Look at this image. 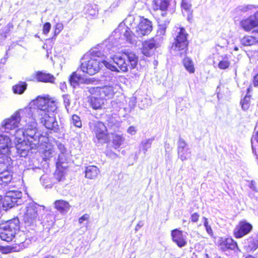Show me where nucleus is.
Returning a JSON list of instances; mask_svg holds the SVG:
<instances>
[{"label": "nucleus", "instance_id": "1a4fd4ad", "mask_svg": "<svg viewBox=\"0 0 258 258\" xmlns=\"http://www.w3.org/2000/svg\"><path fill=\"white\" fill-rule=\"evenodd\" d=\"M153 30L152 22L143 16L140 17V21L136 27V33L140 37L148 35Z\"/></svg>", "mask_w": 258, "mask_h": 258}, {"label": "nucleus", "instance_id": "7ed1b4c3", "mask_svg": "<svg viewBox=\"0 0 258 258\" xmlns=\"http://www.w3.org/2000/svg\"><path fill=\"white\" fill-rule=\"evenodd\" d=\"M89 126L98 142L103 144L109 142V134L105 123L96 121L90 123Z\"/></svg>", "mask_w": 258, "mask_h": 258}, {"label": "nucleus", "instance_id": "09e8293b", "mask_svg": "<svg viewBox=\"0 0 258 258\" xmlns=\"http://www.w3.org/2000/svg\"><path fill=\"white\" fill-rule=\"evenodd\" d=\"M127 132L128 134L131 135H135L137 132V130L135 126H130L128 127Z\"/></svg>", "mask_w": 258, "mask_h": 258}, {"label": "nucleus", "instance_id": "9b49d317", "mask_svg": "<svg viewBox=\"0 0 258 258\" xmlns=\"http://www.w3.org/2000/svg\"><path fill=\"white\" fill-rule=\"evenodd\" d=\"M91 94L98 95L103 100L112 97L114 94L113 88L111 86H104L102 87H92L89 89Z\"/></svg>", "mask_w": 258, "mask_h": 258}, {"label": "nucleus", "instance_id": "3c124183", "mask_svg": "<svg viewBox=\"0 0 258 258\" xmlns=\"http://www.w3.org/2000/svg\"><path fill=\"white\" fill-rule=\"evenodd\" d=\"M252 83L255 87H258V73L254 76Z\"/></svg>", "mask_w": 258, "mask_h": 258}, {"label": "nucleus", "instance_id": "6e6552de", "mask_svg": "<svg viewBox=\"0 0 258 258\" xmlns=\"http://www.w3.org/2000/svg\"><path fill=\"white\" fill-rule=\"evenodd\" d=\"M252 229V224L245 220H240L233 230V236L237 239L241 238L250 233Z\"/></svg>", "mask_w": 258, "mask_h": 258}, {"label": "nucleus", "instance_id": "49530a36", "mask_svg": "<svg viewBox=\"0 0 258 258\" xmlns=\"http://www.w3.org/2000/svg\"><path fill=\"white\" fill-rule=\"evenodd\" d=\"M200 215L198 212H195L191 215L190 220L192 223H197L199 221Z\"/></svg>", "mask_w": 258, "mask_h": 258}, {"label": "nucleus", "instance_id": "864d4df0", "mask_svg": "<svg viewBox=\"0 0 258 258\" xmlns=\"http://www.w3.org/2000/svg\"><path fill=\"white\" fill-rule=\"evenodd\" d=\"M14 27V25L12 23L10 22V23H9L7 25V31H6V33H9L11 30Z\"/></svg>", "mask_w": 258, "mask_h": 258}, {"label": "nucleus", "instance_id": "f3484780", "mask_svg": "<svg viewBox=\"0 0 258 258\" xmlns=\"http://www.w3.org/2000/svg\"><path fill=\"white\" fill-rule=\"evenodd\" d=\"M34 78L37 82L43 83H54L55 80V78L53 75L42 71L36 72Z\"/></svg>", "mask_w": 258, "mask_h": 258}, {"label": "nucleus", "instance_id": "dca6fc26", "mask_svg": "<svg viewBox=\"0 0 258 258\" xmlns=\"http://www.w3.org/2000/svg\"><path fill=\"white\" fill-rule=\"evenodd\" d=\"M32 145L31 143H30L29 145H28L24 140L21 141V139L19 138L18 143L15 145L17 153L21 157H25L27 155L29 150L32 148V147H30V145Z\"/></svg>", "mask_w": 258, "mask_h": 258}, {"label": "nucleus", "instance_id": "c9c22d12", "mask_svg": "<svg viewBox=\"0 0 258 258\" xmlns=\"http://www.w3.org/2000/svg\"><path fill=\"white\" fill-rule=\"evenodd\" d=\"M124 138L122 135L115 134L114 135L113 137V139L112 140V145L115 149H117L120 147V146L122 144L124 141Z\"/></svg>", "mask_w": 258, "mask_h": 258}, {"label": "nucleus", "instance_id": "79ce46f5", "mask_svg": "<svg viewBox=\"0 0 258 258\" xmlns=\"http://www.w3.org/2000/svg\"><path fill=\"white\" fill-rule=\"evenodd\" d=\"M157 22L159 25V26L160 27V28L165 31V30L166 29L167 26L169 23V21L167 20L164 22V23H163V21L160 20L159 18L157 20Z\"/></svg>", "mask_w": 258, "mask_h": 258}, {"label": "nucleus", "instance_id": "2eb2a0df", "mask_svg": "<svg viewBox=\"0 0 258 258\" xmlns=\"http://www.w3.org/2000/svg\"><path fill=\"white\" fill-rule=\"evenodd\" d=\"M171 235L172 241L179 247L186 245L187 242L183 235V232L178 229H174L171 231Z\"/></svg>", "mask_w": 258, "mask_h": 258}, {"label": "nucleus", "instance_id": "473e14b6", "mask_svg": "<svg viewBox=\"0 0 258 258\" xmlns=\"http://www.w3.org/2000/svg\"><path fill=\"white\" fill-rule=\"evenodd\" d=\"M231 62L227 54L224 55L222 59L218 62V67L221 70L227 69L230 66Z\"/></svg>", "mask_w": 258, "mask_h": 258}, {"label": "nucleus", "instance_id": "37998d69", "mask_svg": "<svg viewBox=\"0 0 258 258\" xmlns=\"http://www.w3.org/2000/svg\"><path fill=\"white\" fill-rule=\"evenodd\" d=\"M187 145L183 139H179L178 143L177 150H185L188 149L187 148Z\"/></svg>", "mask_w": 258, "mask_h": 258}, {"label": "nucleus", "instance_id": "4d7b16f0", "mask_svg": "<svg viewBox=\"0 0 258 258\" xmlns=\"http://www.w3.org/2000/svg\"><path fill=\"white\" fill-rule=\"evenodd\" d=\"M245 258H256V257L251 255H248Z\"/></svg>", "mask_w": 258, "mask_h": 258}, {"label": "nucleus", "instance_id": "a18cd8bd", "mask_svg": "<svg viewBox=\"0 0 258 258\" xmlns=\"http://www.w3.org/2000/svg\"><path fill=\"white\" fill-rule=\"evenodd\" d=\"M14 248L10 246H3L0 249L2 250V253L4 254L9 253L14 251Z\"/></svg>", "mask_w": 258, "mask_h": 258}, {"label": "nucleus", "instance_id": "e433bc0d", "mask_svg": "<svg viewBox=\"0 0 258 258\" xmlns=\"http://www.w3.org/2000/svg\"><path fill=\"white\" fill-rule=\"evenodd\" d=\"M72 122L73 125L77 127L81 128L82 126V121L78 115L73 114L72 116Z\"/></svg>", "mask_w": 258, "mask_h": 258}, {"label": "nucleus", "instance_id": "a19ab883", "mask_svg": "<svg viewBox=\"0 0 258 258\" xmlns=\"http://www.w3.org/2000/svg\"><path fill=\"white\" fill-rule=\"evenodd\" d=\"M51 24L49 22H46L43 25L42 33L46 35L49 32L51 29Z\"/></svg>", "mask_w": 258, "mask_h": 258}, {"label": "nucleus", "instance_id": "4c0bfd02", "mask_svg": "<svg viewBox=\"0 0 258 258\" xmlns=\"http://www.w3.org/2000/svg\"><path fill=\"white\" fill-rule=\"evenodd\" d=\"M188 150V149L178 150V157L182 161L185 160L187 159V155L190 153Z\"/></svg>", "mask_w": 258, "mask_h": 258}, {"label": "nucleus", "instance_id": "393cba45", "mask_svg": "<svg viewBox=\"0 0 258 258\" xmlns=\"http://www.w3.org/2000/svg\"><path fill=\"white\" fill-rule=\"evenodd\" d=\"M16 133H21L23 137H25L27 141L30 143L32 142L30 139L34 138L36 134V129L33 128H27L23 131V129H18L16 131Z\"/></svg>", "mask_w": 258, "mask_h": 258}, {"label": "nucleus", "instance_id": "de8ad7c7", "mask_svg": "<svg viewBox=\"0 0 258 258\" xmlns=\"http://www.w3.org/2000/svg\"><path fill=\"white\" fill-rule=\"evenodd\" d=\"M90 215L88 214H84L83 216L78 219L79 224L83 223L84 221H88L89 220Z\"/></svg>", "mask_w": 258, "mask_h": 258}, {"label": "nucleus", "instance_id": "72a5a7b5", "mask_svg": "<svg viewBox=\"0 0 258 258\" xmlns=\"http://www.w3.org/2000/svg\"><path fill=\"white\" fill-rule=\"evenodd\" d=\"M240 42L243 46H251L256 42V38L252 36H244Z\"/></svg>", "mask_w": 258, "mask_h": 258}, {"label": "nucleus", "instance_id": "5fc2aeb1", "mask_svg": "<svg viewBox=\"0 0 258 258\" xmlns=\"http://www.w3.org/2000/svg\"><path fill=\"white\" fill-rule=\"evenodd\" d=\"M22 236L24 237V238H23L22 240V241H20V242H18V243H17V244H18V245H19V246H20V244H23L25 242V240H26V237L24 236V234H22Z\"/></svg>", "mask_w": 258, "mask_h": 258}, {"label": "nucleus", "instance_id": "423d86ee", "mask_svg": "<svg viewBox=\"0 0 258 258\" xmlns=\"http://www.w3.org/2000/svg\"><path fill=\"white\" fill-rule=\"evenodd\" d=\"M113 63L115 65H113L110 62L104 60L103 64L108 69L111 71L117 72H126L128 71V64L125 60L124 55H114L112 57Z\"/></svg>", "mask_w": 258, "mask_h": 258}, {"label": "nucleus", "instance_id": "aec40b11", "mask_svg": "<svg viewBox=\"0 0 258 258\" xmlns=\"http://www.w3.org/2000/svg\"><path fill=\"white\" fill-rule=\"evenodd\" d=\"M20 118L19 116L12 115L10 118L5 120L3 126L7 130H12L18 127Z\"/></svg>", "mask_w": 258, "mask_h": 258}, {"label": "nucleus", "instance_id": "c85d7f7f", "mask_svg": "<svg viewBox=\"0 0 258 258\" xmlns=\"http://www.w3.org/2000/svg\"><path fill=\"white\" fill-rule=\"evenodd\" d=\"M182 64L185 70L190 74L195 72V68L192 59L188 57H184L182 60Z\"/></svg>", "mask_w": 258, "mask_h": 258}, {"label": "nucleus", "instance_id": "680f3d73", "mask_svg": "<svg viewBox=\"0 0 258 258\" xmlns=\"http://www.w3.org/2000/svg\"><path fill=\"white\" fill-rule=\"evenodd\" d=\"M216 258H222L221 256H218Z\"/></svg>", "mask_w": 258, "mask_h": 258}, {"label": "nucleus", "instance_id": "4468645a", "mask_svg": "<svg viewBox=\"0 0 258 258\" xmlns=\"http://www.w3.org/2000/svg\"><path fill=\"white\" fill-rule=\"evenodd\" d=\"M42 122L45 127L48 130L53 131L54 132H57L59 130V125L53 115L50 116L46 113H45L42 117Z\"/></svg>", "mask_w": 258, "mask_h": 258}, {"label": "nucleus", "instance_id": "5701e85b", "mask_svg": "<svg viewBox=\"0 0 258 258\" xmlns=\"http://www.w3.org/2000/svg\"><path fill=\"white\" fill-rule=\"evenodd\" d=\"M85 177L90 179L96 178L100 173L99 169L96 166L89 165L86 167Z\"/></svg>", "mask_w": 258, "mask_h": 258}, {"label": "nucleus", "instance_id": "ea45409f", "mask_svg": "<svg viewBox=\"0 0 258 258\" xmlns=\"http://www.w3.org/2000/svg\"><path fill=\"white\" fill-rule=\"evenodd\" d=\"M63 26L62 23H57L54 27V35L55 36L58 35L63 29Z\"/></svg>", "mask_w": 258, "mask_h": 258}, {"label": "nucleus", "instance_id": "8fccbe9b", "mask_svg": "<svg viewBox=\"0 0 258 258\" xmlns=\"http://www.w3.org/2000/svg\"><path fill=\"white\" fill-rule=\"evenodd\" d=\"M17 194H16V192H12L11 193V195L8 196V198H12V202L13 203H16L17 202V200L16 199H20V197H14L15 196H16Z\"/></svg>", "mask_w": 258, "mask_h": 258}, {"label": "nucleus", "instance_id": "bb28decb", "mask_svg": "<svg viewBox=\"0 0 258 258\" xmlns=\"http://www.w3.org/2000/svg\"><path fill=\"white\" fill-rule=\"evenodd\" d=\"M37 211L33 208H28L25 214V222L33 223L37 217Z\"/></svg>", "mask_w": 258, "mask_h": 258}, {"label": "nucleus", "instance_id": "2f4dec72", "mask_svg": "<svg viewBox=\"0 0 258 258\" xmlns=\"http://www.w3.org/2000/svg\"><path fill=\"white\" fill-rule=\"evenodd\" d=\"M83 80L82 76L76 72L72 73L69 78L70 84L74 86L79 85L80 83L82 82Z\"/></svg>", "mask_w": 258, "mask_h": 258}, {"label": "nucleus", "instance_id": "603ef678", "mask_svg": "<svg viewBox=\"0 0 258 258\" xmlns=\"http://www.w3.org/2000/svg\"><path fill=\"white\" fill-rule=\"evenodd\" d=\"M252 244V248L256 249L258 248V238L253 239L251 242Z\"/></svg>", "mask_w": 258, "mask_h": 258}, {"label": "nucleus", "instance_id": "39448f33", "mask_svg": "<svg viewBox=\"0 0 258 258\" xmlns=\"http://www.w3.org/2000/svg\"><path fill=\"white\" fill-rule=\"evenodd\" d=\"M179 31L174 38L172 47L175 50L180 52V55L186 53L188 50V41L187 40L188 34L183 27H179Z\"/></svg>", "mask_w": 258, "mask_h": 258}, {"label": "nucleus", "instance_id": "6e6d98bb", "mask_svg": "<svg viewBox=\"0 0 258 258\" xmlns=\"http://www.w3.org/2000/svg\"><path fill=\"white\" fill-rule=\"evenodd\" d=\"M254 139L258 142V132L256 133V135H255Z\"/></svg>", "mask_w": 258, "mask_h": 258}, {"label": "nucleus", "instance_id": "b1692460", "mask_svg": "<svg viewBox=\"0 0 258 258\" xmlns=\"http://www.w3.org/2000/svg\"><path fill=\"white\" fill-rule=\"evenodd\" d=\"M65 168L61 166L60 162L56 163V169L54 173V176L57 181H61L65 179Z\"/></svg>", "mask_w": 258, "mask_h": 258}, {"label": "nucleus", "instance_id": "58836bf2", "mask_svg": "<svg viewBox=\"0 0 258 258\" xmlns=\"http://www.w3.org/2000/svg\"><path fill=\"white\" fill-rule=\"evenodd\" d=\"M203 219L204 220V225L206 228L207 232L211 235L213 234V230L211 227L208 224V219L203 217Z\"/></svg>", "mask_w": 258, "mask_h": 258}, {"label": "nucleus", "instance_id": "9d476101", "mask_svg": "<svg viewBox=\"0 0 258 258\" xmlns=\"http://www.w3.org/2000/svg\"><path fill=\"white\" fill-rule=\"evenodd\" d=\"M218 246L223 251L228 250L240 251L237 242L231 237H221L218 241Z\"/></svg>", "mask_w": 258, "mask_h": 258}, {"label": "nucleus", "instance_id": "c03bdc74", "mask_svg": "<svg viewBox=\"0 0 258 258\" xmlns=\"http://www.w3.org/2000/svg\"><path fill=\"white\" fill-rule=\"evenodd\" d=\"M63 99V103L66 108L70 106L71 104V98L68 94H64L62 96Z\"/></svg>", "mask_w": 258, "mask_h": 258}, {"label": "nucleus", "instance_id": "7c9ffc66", "mask_svg": "<svg viewBox=\"0 0 258 258\" xmlns=\"http://www.w3.org/2000/svg\"><path fill=\"white\" fill-rule=\"evenodd\" d=\"M123 36L125 38L126 40L129 43H132L134 41H135L136 39L139 36H137V34H135L128 27H126L124 32Z\"/></svg>", "mask_w": 258, "mask_h": 258}, {"label": "nucleus", "instance_id": "0e129e2a", "mask_svg": "<svg viewBox=\"0 0 258 258\" xmlns=\"http://www.w3.org/2000/svg\"><path fill=\"white\" fill-rule=\"evenodd\" d=\"M256 42H258V40H257V41H256Z\"/></svg>", "mask_w": 258, "mask_h": 258}, {"label": "nucleus", "instance_id": "bf43d9fd", "mask_svg": "<svg viewBox=\"0 0 258 258\" xmlns=\"http://www.w3.org/2000/svg\"><path fill=\"white\" fill-rule=\"evenodd\" d=\"M44 258H53V257L52 256L47 255V256H45Z\"/></svg>", "mask_w": 258, "mask_h": 258}, {"label": "nucleus", "instance_id": "a878e982", "mask_svg": "<svg viewBox=\"0 0 258 258\" xmlns=\"http://www.w3.org/2000/svg\"><path fill=\"white\" fill-rule=\"evenodd\" d=\"M12 179V172L9 170H5L1 172L0 185H6L9 183Z\"/></svg>", "mask_w": 258, "mask_h": 258}, {"label": "nucleus", "instance_id": "4be33fe9", "mask_svg": "<svg viewBox=\"0 0 258 258\" xmlns=\"http://www.w3.org/2000/svg\"><path fill=\"white\" fill-rule=\"evenodd\" d=\"M54 208L61 213H66L70 209V205L67 201L57 200L54 202Z\"/></svg>", "mask_w": 258, "mask_h": 258}, {"label": "nucleus", "instance_id": "f8f14e48", "mask_svg": "<svg viewBox=\"0 0 258 258\" xmlns=\"http://www.w3.org/2000/svg\"><path fill=\"white\" fill-rule=\"evenodd\" d=\"M157 47V43L154 38L145 40L142 44L141 52L145 56L152 55Z\"/></svg>", "mask_w": 258, "mask_h": 258}, {"label": "nucleus", "instance_id": "20e7f679", "mask_svg": "<svg viewBox=\"0 0 258 258\" xmlns=\"http://www.w3.org/2000/svg\"><path fill=\"white\" fill-rule=\"evenodd\" d=\"M58 104L57 99L48 96H38L35 100L37 108L46 112H54L57 108Z\"/></svg>", "mask_w": 258, "mask_h": 258}, {"label": "nucleus", "instance_id": "ddd939ff", "mask_svg": "<svg viewBox=\"0 0 258 258\" xmlns=\"http://www.w3.org/2000/svg\"><path fill=\"white\" fill-rule=\"evenodd\" d=\"M169 5V0H152L151 5V10L153 12L160 11L163 12L161 15L165 16L167 14L166 11Z\"/></svg>", "mask_w": 258, "mask_h": 258}, {"label": "nucleus", "instance_id": "0eeeda50", "mask_svg": "<svg viewBox=\"0 0 258 258\" xmlns=\"http://www.w3.org/2000/svg\"><path fill=\"white\" fill-rule=\"evenodd\" d=\"M240 27L246 32H249L258 27V11L253 15L242 19L239 23ZM253 33H258V29L253 30Z\"/></svg>", "mask_w": 258, "mask_h": 258}, {"label": "nucleus", "instance_id": "13d9d810", "mask_svg": "<svg viewBox=\"0 0 258 258\" xmlns=\"http://www.w3.org/2000/svg\"><path fill=\"white\" fill-rule=\"evenodd\" d=\"M251 90V87H249L246 90L247 94H248Z\"/></svg>", "mask_w": 258, "mask_h": 258}, {"label": "nucleus", "instance_id": "e2e57ef3", "mask_svg": "<svg viewBox=\"0 0 258 258\" xmlns=\"http://www.w3.org/2000/svg\"><path fill=\"white\" fill-rule=\"evenodd\" d=\"M6 36H6V35H5L4 36V37H5V38H6Z\"/></svg>", "mask_w": 258, "mask_h": 258}, {"label": "nucleus", "instance_id": "f257e3e1", "mask_svg": "<svg viewBox=\"0 0 258 258\" xmlns=\"http://www.w3.org/2000/svg\"><path fill=\"white\" fill-rule=\"evenodd\" d=\"M96 52L91 53L88 59L82 62L80 66L81 70L89 75H93L98 73L100 70L104 61L102 60Z\"/></svg>", "mask_w": 258, "mask_h": 258}, {"label": "nucleus", "instance_id": "f03ea898", "mask_svg": "<svg viewBox=\"0 0 258 258\" xmlns=\"http://www.w3.org/2000/svg\"><path fill=\"white\" fill-rule=\"evenodd\" d=\"M20 222L18 218L7 221L0 227V237L4 241H11L16 233L19 230Z\"/></svg>", "mask_w": 258, "mask_h": 258}, {"label": "nucleus", "instance_id": "6ab92c4d", "mask_svg": "<svg viewBox=\"0 0 258 258\" xmlns=\"http://www.w3.org/2000/svg\"><path fill=\"white\" fill-rule=\"evenodd\" d=\"M122 55H124L126 58L128 67L130 69H134L136 68L139 58L135 53L133 52H123Z\"/></svg>", "mask_w": 258, "mask_h": 258}, {"label": "nucleus", "instance_id": "052dcab7", "mask_svg": "<svg viewBox=\"0 0 258 258\" xmlns=\"http://www.w3.org/2000/svg\"><path fill=\"white\" fill-rule=\"evenodd\" d=\"M234 50L235 51H237L238 50V48L237 46L234 47Z\"/></svg>", "mask_w": 258, "mask_h": 258}, {"label": "nucleus", "instance_id": "a211bd4d", "mask_svg": "<svg viewBox=\"0 0 258 258\" xmlns=\"http://www.w3.org/2000/svg\"><path fill=\"white\" fill-rule=\"evenodd\" d=\"M12 144V141L9 137L0 135V153H8Z\"/></svg>", "mask_w": 258, "mask_h": 258}, {"label": "nucleus", "instance_id": "cd10ccee", "mask_svg": "<svg viewBox=\"0 0 258 258\" xmlns=\"http://www.w3.org/2000/svg\"><path fill=\"white\" fill-rule=\"evenodd\" d=\"M27 86V84L25 82L19 81L13 86V92L14 94L21 95L26 91Z\"/></svg>", "mask_w": 258, "mask_h": 258}, {"label": "nucleus", "instance_id": "f704fd0d", "mask_svg": "<svg viewBox=\"0 0 258 258\" xmlns=\"http://www.w3.org/2000/svg\"><path fill=\"white\" fill-rule=\"evenodd\" d=\"M251 95H246L240 101V105L243 110L247 111L250 106Z\"/></svg>", "mask_w": 258, "mask_h": 258}, {"label": "nucleus", "instance_id": "c756f323", "mask_svg": "<svg viewBox=\"0 0 258 258\" xmlns=\"http://www.w3.org/2000/svg\"><path fill=\"white\" fill-rule=\"evenodd\" d=\"M181 8L182 12L186 13L188 18L191 16L192 13L191 4L188 0H181Z\"/></svg>", "mask_w": 258, "mask_h": 258}, {"label": "nucleus", "instance_id": "412c9836", "mask_svg": "<svg viewBox=\"0 0 258 258\" xmlns=\"http://www.w3.org/2000/svg\"><path fill=\"white\" fill-rule=\"evenodd\" d=\"M89 103L92 108L95 110L100 109L104 104V100L98 95L91 94L89 97Z\"/></svg>", "mask_w": 258, "mask_h": 258}]
</instances>
